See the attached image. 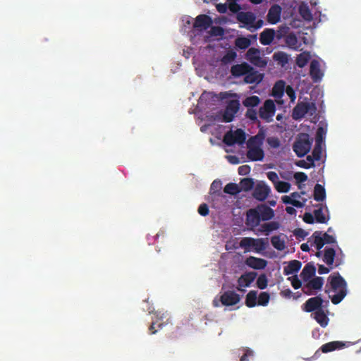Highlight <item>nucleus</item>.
<instances>
[{"mask_svg":"<svg viewBox=\"0 0 361 361\" xmlns=\"http://www.w3.org/2000/svg\"><path fill=\"white\" fill-rule=\"evenodd\" d=\"M299 13L300 16L306 20H312V13L307 6H301L299 8Z\"/></svg>","mask_w":361,"mask_h":361,"instance_id":"47","label":"nucleus"},{"mask_svg":"<svg viewBox=\"0 0 361 361\" xmlns=\"http://www.w3.org/2000/svg\"><path fill=\"white\" fill-rule=\"evenodd\" d=\"M316 268L312 262L307 263L303 268L300 276L304 281H308L315 275Z\"/></svg>","mask_w":361,"mask_h":361,"instance_id":"20","label":"nucleus"},{"mask_svg":"<svg viewBox=\"0 0 361 361\" xmlns=\"http://www.w3.org/2000/svg\"><path fill=\"white\" fill-rule=\"evenodd\" d=\"M273 59L281 65L282 67L285 66L288 63V55L283 51L275 52L273 55Z\"/></svg>","mask_w":361,"mask_h":361,"instance_id":"30","label":"nucleus"},{"mask_svg":"<svg viewBox=\"0 0 361 361\" xmlns=\"http://www.w3.org/2000/svg\"><path fill=\"white\" fill-rule=\"evenodd\" d=\"M267 142L272 148H278L280 146V140L276 137H269L267 139Z\"/></svg>","mask_w":361,"mask_h":361,"instance_id":"52","label":"nucleus"},{"mask_svg":"<svg viewBox=\"0 0 361 361\" xmlns=\"http://www.w3.org/2000/svg\"><path fill=\"white\" fill-rule=\"evenodd\" d=\"M246 117L252 121H256L257 120V113L255 109L252 108H248L246 114Z\"/></svg>","mask_w":361,"mask_h":361,"instance_id":"53","label":"nucleus"},{"mask_svg":"<svg viewBox=\"0 0 361 361\" xmlns=\"http://www.w3.org/2000/svg\"><path fill=\"white\" fill-rule=\"evenodd\" d=\"M276 105L273 100L267 99L259 109V116L266 122H271L275 114Z\"/></svg>","mask_w":361,"mask_h":361,"instance_id":"5","label":"nucleus"},{"mask_svg":"<svg viewBox=\"0 0 361 361\" xmlns=\"http://www.w3.org/2000/svg\"><path fill=\"white\" fill-rule=\"evenodd\" d=\"M247 157L252 161H262L264 157V152L262 147H249Z\"/></svg>","mask_w":361,"mask_h":361,"instance_id":"18","label":"nucleus"},{"mask_svg":"<svg viewBox=\"0 0 361 361\" xmlns=\"http://www.w3.org/2000/svg\"><path fill=\"white\" fill-rule=\"evenodd\" d=\"M297 165L301 168L304 169H310L311 167L314 166V159H312V156L308 155L307 157V160H300Z\"/></svg>","mask_w":361,"mask_h":361,"instance_id":"46","label":"nucleus"},{"mask_svg":"<svg viewBox=\"0 0 361 361\" xmlns=\"http://www.w3.org/2000/svg\"><path fill=\"white\" fill-rule=\"evenodd\" d=\"M271 243L273 247L277 250L282 251L285 249V241L279 235H274L271 238Z\"/></svg>","mask_w":361,"mask_h":361,"instance_id":"36","label":"nucleus"},{"mask_svg":"<svg viewBox=\"0 0 361 361\" xmlns=\"http://www.w3.org/2000/svg\"><path fill=\"white\" fill-rule=\"evenodd\" d=\"M221 188V182L219 180H215L211 185L210 190L215 193L216 192H219Z\"/></svg>","mask_w":361,"mask_h":361,"instance_id":"58","label":"nucleus"},{"mask_svg":"<svg viewBox=\"0 0 361 361\" xmlns=\"http://www.w3.org/2000/svg\"><path fill=\"white\" fill-rule=\"evenodd\" d=\"M245 305L248 307H254L257 305V291L250 290L245 298Z\"/></svg>","mask_w":361,"mask_h":361,"instance_id":"29","label":"nucleus"},{"mask_svg":"<svg viewBox=\"0 0 361 361\" xmlns=\"http://www.w3.org/2000/svg\"><path fill=\"white\" fill-rule=\"evenodd\" d=\"M314 216L311 213L305 212L303 216V221L309 224H312L314 222Z\"/></svg>","mask_w":361,"mask_h":361,"instance_id":"63","label":"nucleus"},{"mask_svg":"<svg viewBox=\"0 0 361 361\" xmlns=\"http://www.w3.org/2000/svg\"><path fill=\"white\" fill-rule=\"evenodd\" d=\"M285 42L288 47L297 50L299 47V43L297 37L293 33L288 34L285 39Z\"/></svg>","mask_w":361,"mask_h":361,"instance_id":"34","label":"nucleus"},{"mask_svg":"<svg viewBox=\"0 0 361 361\" xmlns=\"http://www.w3.org/2000/svg\"><path fill=\"white\" fill-rule=\"evenodd\" d=\"M243 355L241 356L240 361H248L249 357L253 355V353L249 348H243Z\"/></svg>","mask_w":361,"mask_h":361,"instance_id":"60","label":"nucleus"},{"mask_svg":"<svg viewBox=\"0 0 361 361\" xmlns=\"http://www.w3.org/2000/svg\"><path fill=\"white\" fill-rule=\"evenodd\" d=\"M245 264L254 269H264L267 265V261L262 259L250 256L245 259Z\"/></svg>","mask_w":361,"mask_h":361,"instance_id":"14","label":"nucleus"},{"mask_svg":"<svg viewBox=\"0 0 361 361\" xmlns=\"http://www.w3.org/2000/svg\"><path fill=\"white\" fill-rule=\"evenodd\" d=\"M260 221L259 210L257 208L250 209L247 211L245 224L248 227L253 229L259 225Z\"/></svg>","mask_w":361,"mask_h":361,"instance_id":"9","label":"nucleus"},{"mask_svg":"<svg viewBox=\"0 0 361 361\" xmlns=\"http://www.w3.org/2000/svg\"><path fill=\"white\" fill-rule=\"evenodd\" d=\"M245 139V133L243 130L238 128L234 131H228L224 136L223 142L228 146H233L235 144L244 143Z\"/></svg>","mask_w":361,"mask_h":361,"instance_id":"4","label":"nucleus"},{"mask_svg":"<svg viewBox=\"0 0 361 361\" xmlns=\"http://www.w3.org/2000/svg\"><path fill=\"white\" fill-rule=\"evenodd\" d=\"M274 188L279 192H288L290 190V184L288 182L279 180L274 185Z\"/></svg>","mask_w":361,"mask_h":361,"instance_id":"45","label":"nucleus"},{"mask_svg":"<svg viewBox=\"0 0 361 361\" xmlns=\"http://www.w3.org/2000/svg\"><path fill=\"white\" fill-rule=\"evenodd\" d=\"M268 279L265 274H260L257 279V286L261 290H264L267 287Z\"/></svg>","mask_w":361,"mask_h":361,"instance_id":"49","label":"nucleus"},{"mask_svg":"<svg viewBox=\"0 0 361 361\" xmlns=\"http://www.w3.org/2000/svg\"><path fill=\"white\" fill-rule=\"evenodd\" d=\"M238 20L245 24H251L255 20V17L251 12H240L238 14Z\"/></svg>","mask_w":361,"mask_h":361,"instance_id":"31","label":"nucleus"},{"mask_svg":"<svg viewBox=\"0 0 361 361\" xmlns=\"http://www.w3.org/2000/svg\"><path fill=\"white\" fill-rule=\"evenodd\" d=\"M270 300V295L267 292H262L257 297V305L267 306Z\"/></svg>","mask_w":361,"mask_h":361,"instance_id":"44","label":"nucleus"},{"mask_svg":"<svg viewBox=\"0 0 361 361\" xmlns=\"http://www.w3.org/2000/svg\"><path fill=\"white\" fill-rule=\"evenodd\" d=\"M260 103V99L259 97L253 95L246 97L243 101V104L247 108H253L258 106Z\"/></svg>","mask_w":361,"mask_h":361,"instance_id":"33","label":"nucleus"},{"mask_svg":"<svg viewBox=\"0 0 361 361\" xmlns=\"http://www.w3.org/2000/svg\"><path fill=\"white\" fill-rule=\"evenodd\" d=\"M294 178L298 183H303L307 180V176L304 172L295 173Z\"/></svg>","mask_w":361,"mask_h":361,"instance_id":"59","label":"nucleus"},{"mask_svg":"<svg viewBox=\"0 0 361 361\" xmlns=\"http://www.w3.org/2000/svg\"><path fill=\"white\" fill-rule=\"evenodd\" d=\"M239 108L240 102L238 100H231L228 103L223 114V121L226 123L231 122L233 120L235 115L238 111Z\"/></svg>","mask_w":361,"mask_h":361,"instance_id":"6","label":"nucleus"},{"mask_svg":"<svg viewBox=\"0 0 361 361\" xmlns=\"http://www.w3.org/2000/svg\"><path fill=\"white\" fill-rule=\"evenodd\" d=\"M265 135L262 131H259L256 135L251 137L247 143V148L249 147H261L264 140Z\"/></svg>","mask_w":361,"mask_h":361,"instance_id":"22","label":"nucleus"},{"mask_svg":"<svg viewBox=\"0 0 361 361\" xmlns=\"http://www.w3.org/2000/svg\"><path fill=\"white\" fill-rule=\"evenodd\" d=\"M257 274L254 271L246 272L242 274L238 279V287L237 289L240 291H243L241 287H249L251 283L255 281Z\"/></svg>","mask_w":361,"mask_h":361,"instance_id":"11","label":"nucleus"},{"mask_svg":"<svg viewBox=\"0 0 361 361\" xmlns=\"http://www.w3.org/2000/svg\"><path fill=\"white\" fill-rule=\"evenodd\" d=\"M336 257V251L332 247H326L324 249V254L323 261L328 265L332 266Z\"/></svg>","mask_w":361,"mask_h":361,"instance_id":"27","label":"nucleus"},{"mask_svg":"<svg viewBox=\"0 0 361 361\" xmlns=\"http://www.w3.org/2000/svg\"><path fill=\"white\" fill-rule=\"evenodd\" d=\"M314 216L316 221L318 223L325 224L327 221L325 215L323 213V208L322 205L314 211Z\"/></svg>","mask_w":361,"mask_h":361,"instance_id":"43","label":"nucleus"},{"mask_svg":"<svg viewBox=\"0 0 361 361\" xmlns=\"http://www.w3.org/2000/svg\"><path fill=\"white\" fill-rule=\"evenodd\" d=\"M285 82L283 80L277 81L272 89V94L275 97H281L284 93Z\"/></svg>","mask_w":361,"mask_h":361,"instance_id":"32","label":"nucleus"},{"mask_svg":"<svg viewBox=\"0 0 361 361\" xmlns=\"http://www.w3.org/2000/svg\"><path fill=\"white\" fill-rule=\"evenodd\" d=\"M250 166L248 165H243L238 167V172L239 175L245 176L250 172Z\"/></svg>","mask_w":361,"mask_h":361,"instance_id":"62","label":"nucleus"},{"mask_svg":"<svg viewBox=\"0 0 361 361\" xmlns=\"http://www.w3.org/2000/svg\"><path fill=\"white\" fill-rule=\"evenodd\" d=\"M224 191L226 194L235 195L241 192V189L238 184L229 183L224 187Z\"/></svg>","mask_w":361,"mask_h":361,"instance_id":"35","label":"nucleus"},{"mask_svg":"<svg viewBox=\"0 0 361 361\" xmlns=\"http://www.w3.org/2000/svg\"><path fill=\"white\" fill-rule=\"evenodd\" d=\"M307 282L312 288H313L314 290H319L322 289L324 285V279L320 276H317L311 280H309Z\"/></svg>","mask_w":361,"mask_h":361,"instance_id":"40","label":"nucleus"},{"mask_svg":"<svg viewBox=\"0 0 361 361\" xmlns=\"http://www.w3.org/2000/svg\"><path fill=\"white\" fill-rule=\"evenodd\" d=\"M312 315L322 327H326L328 325L329 319L323 309L314 312Z\"/></svg>","mask_w":361,"mask_h":361,"instance_id":"25","label":"nucleus"},{"mask_svg":"<svg viewBox=\"0 0 361 361\" xmlns=\"http://www.w3.org/2000/svg\"><path fill=\"white\" fill-rule=\"evenodd\" d=\"M255 241V238L250 237L243 238L240 242V247L248 250L250 247H253V244Z\"/></svg>","mask_w":361,"mask_h":361,"instance_id":"48","label":"nucleus"},{"mask_svg":"<svg viewBox=\"0 0 361 361\" xmlns=\"http://www.w3.org/2000/svg\"><path fill=\"white\" fill-rule=\"evenodd\" d=\"M302 292L307 295H312L314 294L313 293V290H314L313 288H312L310 286V284L308 283V282H307V283H305L302 288Z\"/></svg>","mask_w":361,"mask_h":361,"instance_id":"64","label":"nucleus"},{"mask_svg":"<svg viewBox=\"0 0 361 361\" xmlns=\"http://www.w3.org/2000/svg\"><path fill=\"white\" fill-rule=\"evenodd\" d=\"M198 213L202 216H206L209 213V207L206 203L201 204L198 207Z\"/></svg>","mask_w":361,"mask_h":361,"instance_id":"54","label":"nucleus"},{"mask_svg":"<svg viewBox=\"0 0 361 361\" xmlns=\"http://www.w3.org/2000/svg\"><path fill=\"white\" fill-rule=\"evenodd\" d=\"M314 199L317 202H322L326 199V190L324 186L316 184L314 188Z\"/></svg>","mask_w":361,"mask_h":361,"instance_id":"28","label":"nucleus"},{"mask_svg":"<svg viewBox=\"0 0 361 361\" xmlns=\"http://www.w3.org/2000/svg\"><path fill=\"white\" fill-rule=\"evenodd\" d=\"M255 242L253 244V247L257 252H259L266 248V243L262 238L255 239Z\"/></svg>","mask_w":361,"mask_h":361,"instance_id":"51","label":"nucleus"},{"mask_svg":"<svg viewBox=\"0 0 361 361\" xmlns=\"http://www.w3.org/2000/svg\"><path fill=\"white\" fill-rule=\"evenodd\" d=\"M310 74L314 82L321 80L323 74L320 70V64L317 60H312L310 63Z\"/></svg>","mask_w":361,"mask_h":361,"instance_id":"19","label":"nucleus"},{"mask_svg":"<svg viewBox=\"0 0 361 361\" xmlns=\"http://www.w3.org/2000/svg\"><path fill=\"white\" fill-rule=\"evenodd\" d=\"M275 31L273 29L266 28L259 35V42L262 45H269L274 40Z\"/></svg>","mask_w":361,"mask_h":361,"instance_id":"21","label":"nucleus"},{"mask_svg":"<svg viewBox=\"0 0 361 361\" xmlns=\"http://www.w3.org/2000/svg\"><path fill=\"white\" fill-rule=\"evenodd\" d=\"M267 176L269 178V180L272 182L274 185H275L276 184V183H278L279 181V176L274 171H269L267 173Z\"/></svg>","mask_w":361,"mask_h":361,"instance_id":"55","label":"nucleus"},{"mask_svg":"<svg viewBox=\"0 0 361 361\" xmlns=\"http://www.w3.org/2000/svg\"><path fill=\"white\" fill-rule=\"evenodd\" d=\"M344 346V344L340 341H331L326 343L322 345L320 348L322 353H326L335 350L336 349H340Z\"/></svg>","mask_w":361,"mask_h":361,"instance_id":"26","label":"nucleus"},{"mask_svg":"<svg viewBox=\"0 0 361 361\" xmlns=\"http://www.w3.org/2000/svg\"><path fill=\"white\" fill-rule=\"evenodd\" d=\"M288 279H291V285L295 289H298L302 287V282L297 275L293 276L292 278L290 277Z\"/></svg>","mask_w":361,"mask_h":361,"instance_id":"57","label":"nucleus"},{"mask_svg":"<svg viewBox=\"0 0 361 361\" xmlns=\"http://www.w3.org/2000/svg\"><path fill=\"white\" fill-rule=\"evenodd\" d=\"M329 280L332 290L336 293L329 297L333 304L338 305L347 295V283L338 273L329 276Z\"/></svg>","mask_w":361,"mask_h":361,"instance_id":"1","label":"nucleus"},{"mask_svg":"<svg viewBox=\"0 0 361 361\" xmlns=\"http://www.w3.org/2000/svg\"><path fill=\"white\" fill-rule=\"evenodd\" d=\"M271 192L270 188L264 183H259L254 190V197L259 201L265 200Z\"/></svg>","mask_w":361,"mask_h":361,"instance_id":"13","label":"nucleus"},{"mask_svg":"<svg viewBox=\"0 0 361 361\" xmlns=\"http://www.w3.org/2000/svg\"><path fill=\"white\" fill-rule=\"evenodd\" d=\"M235 44L240 49H245L251 44V41L247 37H241L235 39Z\"/></svg>","mask_w":361,"mask_h":361,"instance_id":"42","label":"nucleus"},{"mask_svg":"<svg viewBox=\"0 0 361 361\" xmlns=\"http://www.w3.org/2000/svg\"><path fill=\"white\" fill-rule=\"evenodd\" d=\"M246 58L252 64L259 68H264L267 63L266 60L260 56V51L257 48L249 49L246 53Z\"/></svg>","mask_w":361,"mask_h":361,"instance_id":"7","label":"nucleus"},{"mask_svg":"<svg viewBox=\"0 0 361 361\" xmlns=\"http://www.w3.org/2000/svg\"><path fill=\"white\" fill-rule=\"evenodd\" d=\"M281 8L278 4L271 6L267 14V20L271 24H276L281 18Z\"/></svg>","mask_w":361,"mask_h":361,"instance_id":"15","label":"nucleus"},{"mask_svg":"<svg viewBox=\"0 0 361 361\" xmlns=\"http://www.w3.org/2000/svg\"><path fill=\"white\" fill-rule=\"evenodd\" d=\"M302 263L299 260H291L283 269V274L286 276L297 273L301 268Z\"/></svg>","mask_w":361,"mask_h":361,"instance_id":"23","label":"nucleus"},{"mask_svg":"<svg viewBox=\"0 0 361 361\" xmlns=\"http://www.w3.org/2000/svg\"><path fill=\"white\" fill-rule=\"evenodd\" d=\"M254 184L252 178H245L240 180L239 187L241 191H249L253 188Z\"/></svg>","mask_w":361,"mask_h":361,"instance_id":"41","label":"nucleus"},{"mask_svg":"<svg viewBox=\"0 0 361 361\" xmlns=\"http://www.w3.org/2000/svg\"><path fill=\"white\" fill-rule=\"evenodd\" d=\"M259 210L260 219L262 221H269L274 216V210L267 205H261L257 207Z\"/></svg>","mask_w":361,"mask_h":361,"instance_id":"24","label":"nucleus"},{"mask_svg":"<svg viewBox=\"0 0 361 361\" xmlns=\"http://www.w3.org/2000/svg\"><path fill=\"white\" fill-rule=\"evenodd\" d=\"M240 300V295L233 290L225 291L220 298V301L225 306L236 305Z\"/></svg>","mask_w":361,"mask_h":361,"instance_id":"10","label":"nucleus"},{"mask_svg":"<svg viewBox=\"0 0 361 361\" xmlns=\"http://www.w3.org/2000/svg\"><path fill=\"white\" fill-rule=\"evenodd\" d=\"M322 147L319 142H316L315 147L312 152V157L314 161H319L321 159Z\"/></svg>","mask_w":361,"mask_h":361,"instance_id":"50","label":"nucleus"},{"mask_svg":"<svg viewBox=\"0 0 361 361\" xmlns=\"http://www.w3.org/2000/svg\"><path fill=\"white\" fill-rule=\"evenodd\" d=\"M212 24V20L210 16L201 14L196 17L193 27L200 30L208 29Z\"/></svg>","mask_w":361,"mask_h":361,"instance_id":"12","label":"nucleus"},{"mask_svg":"<svg viewBox=\"0 0 361 361\" xmlns=\"http://www.w3.org/2000/svg\"><path fill=\"white\" fill-rule=\"evenodd\" d=\"M250 70H252V67L247 63H243L240 64L233 65L231 68V75L238 78L240 76H245Z\"/></svg>","mask_w":361,"mask_h":361,"instance_id":"16","label":"nucleus"},{"mask_svg":"<svg viewBox=\"0 0 361 361\" xmlns=\"http://www.w3.org/2000/svg\"><path fill=\"white\" fill-rule=\"evenodd\" d=\"M312 142L310 140L309 135L303 133L300 135L294 142L293 149L298 157H302L310 150Z\"/></svg>","mask_w":361,"mask_h":361,"instance_id":"3","label":"nucleus"},{"mask_svg":"<svg viewBox=\"0 0 361 361\" xmlns=\"http://www.w3.org/2000/svg\"><path fill=\"white\" fill-rule=\"evenodd\" d=\"M310 59V54L307 52H302L296 58V64L300 68L305 67Z\"/></svg>","mask_w":361,"mask_h":361,"instance_id":"37","label":"nucleus"},{"mask_svg":"<svg viewBox=\"0 0 361 361\" xmlns=\"http://www.w3.org/2000/svg\"><path fill=\"white\" fill-rule=\"evenodd\" d=\"M322 236L325 244H334L336 243L335 238L327 233H322Z\"/></svg>","mask_w":361,"mask_h":361,"instance_id":"56","label":"nucleus"},{"mask_svg":"<svg viewBox=\"0 0 361 361\" xmlns=\"http://www.w3.org/2000/svg\"><path fill=\"white\" fill-rule=\"evenodd\" d=\"M236 57V54L234 51H228L226 54L223 57L222 61L224 63L231 62L233 61Z\"/></svg>","mask_w":361,"mask_h":361,"instance_id":"61","label":"nucleus"},{"mask_svg":"<svg viewBox=\"0 0 361 361\" xmlns=\"http://www.w3.org/2000/svg\"><path fill=\"white\" fill-rule=\"evenodd\" d=\"M316 111L317 106L314 102H298L293 108L292 117L294 120H300L304 118L306 114L313 116L316 114Z\"/></svg>","mask_w":361,"mask_h":361,"instance_id":"2","label":"nucleus"},{"mask_svg":"<svg viewBox=\"0 0 361 361\" xmlns=\"http://www.w3.org/2000/svg\"><path fill=\"white\" fill-rule=\"evenodd\" d=\"M312 238H314V244L315 245L317 250H320L325 245V242L322 236V232L315 231L312 234Z\"/></svg>","mask_w":361,"mask_h":361,"instance_id":"39","label":"nucleus"},{"mask_svg":"<svg viewBox=\"0 0 361 361\" xmlns=\"http://www.w3.org/2000/svg\"><path fill=\"white\" fill-rule=\"evenodd\" d=\"M279 228V224L276 221H271L269 223L263 224L261 226V231L266 232L267 235L269 234V232L273 231H276Z\"/></svg>","mask_w":361,"mask_h":361,"instance_id":"38","label":"nucleus"},{"mask_svg":"<svg viewBox=\"0 0 361 361\" xmlns=\"http://www.w3.org/2000/svg\"><path fill=\"white\" fill-rule=\"evenodd\" d=\"M263 79V75L255 71L252 67L247 73L244 76V82L247 84H259Z\"/></svg>","mask_w":361,"mask_h":361,"instance_id":"17","label":"nucleus"},{"mask_svg":"<svg viewBox=\"0 0 361 361\" xmlns=\"http://www.w3.org/2000/svg\"><path fill=\"white\" fill-rule=\"evenodd\" d=\"M323 300L320 296L309 298L303 305L302 310L307 312H316L322 309Z\"/></svg>","mask_w":361,"mask_h":361,"instance_id":"8","label":"nucleus"}]
</instances>
